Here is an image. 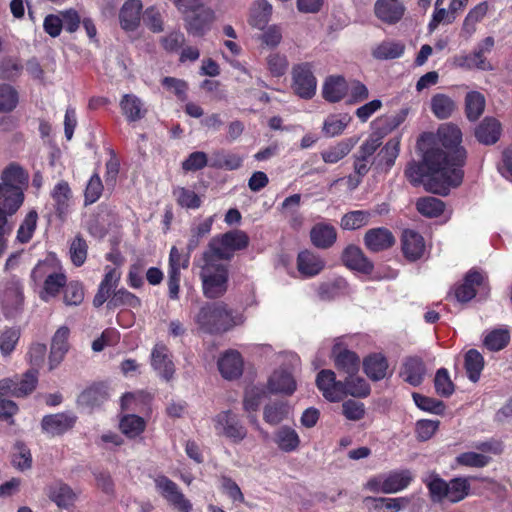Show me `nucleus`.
I'll list each match as a JSON object with an SVG mask.
<instances>
[{
    "label": "nucleus",
    "instance_id": "obj_44",
    "mask_svg": "<svg viewBox=\"0 0 512 512\" xmlns=\"http://www.w3.org/2000/svg\"><path fill=\"white\" fill-rule=\"evenodd\" d=\"M488 11L486 2H481L469 11L464 19L461 35L469 39L476 31V25L479 23Z\"/></svg>",
    "mask_w": 512,
    "mask_h": 512
},
{
    "label": "nucleus",
    "instance_id": "obj_64",
    "mask_svg": "<svg viewBox=\"0 0 512 512\" xmlns=\"http://www.w3.org/2000/svg\"><path fill=\"white\" fill-rule=\"evenodd\" d=\"M87 243L81 236H76L70 243L69 254L72 263L80 267L87 257Z\"/></svg>",
    "mask_w": 512,
    "mask_h": 512
},
{
    "label": "nucleus",
    "instance_id": "obj_10",
    "mask_svg": "<svg viewBox=\"0 0 512 512\" xmlns=\"http://www.w3.org/2000/svg\"><path fill=\"white\" fill-rule=\"evenodd\" d=\"M293 89L303 99H311L317 88V79L313 74V65L305 62L292 69Z\"/></svg>",
    "mask_w": 512,
    "mask_h": 512
},
{
    "label": "nucleus",
    "instance_id": "obj_39",
    "mask_svg": "<svg viewBox=\"0 0 512 512\" xmlns=\"http://www.w3.org/2000/svg\"><path fill=\"white\" fill-rule=\"evenodd\" d=\"M213 18V11L210 8L204 7L200 11L185 17L187 29L194 35H202L208 29Z\"/></svg>",
    "mask_w": 512,
    "mask_h": 512
},
{
    "label": "nucleus",
    "instance_id": "obj_1",
    "mask_svg": "<svg viewBox=\"0 0 512 512\" xmlns=\"http://www.w3.org/2000/svg\"><path fill=\"white\" fill-rule=\"evenodd\" d=\"M436 138L437 141L424 153L423 162L429 173L428 189L445 196L451 187H457L463 181L467 151L461 145L462 132L453 123L442 124Z\"/></svg>",
    "mask_w": 512,
    "mask_h": 512
},
{
    "label": "nucleus",
    "instance_id": "obj_48",
    "mask_svg": "<svg viewBox=\"0 0 512 512\" xmlns=\"http://www.w3.org/2000/svg\"><path fill=\"white\" fill-rule=\"evenodd\" d=\"M431 111L438 119L449 118L455 110V102L447 95L438 93L431 99Z\"/></svg>",
    "mask_w": 512,
    "mask_h": 512
},
{
    "label": "nucleus",
    "instance_id": "obj_23",
    "mask_svg": "<svg viewBox=\"0 0 512 512\" xmlns=\"http://www.w3.org/2000/svg\"><path fill=\"white\" fill-rule=\"evenodd\" d=\"M76 417L72 413H56L43 417L41 427L44 432L56 436L61 435L74 426Z\"/></svg>",
    "mask_w": 512,
    "mask_h": 512
},
{
    "label": "nucleus",
    "instance_id": "obj_2",
    "mask_svg": "<svg viewBox=\"0 0 512 512\" xmlns=\"http://www.w3.org/2000/svg\"><path fill=\"white\" fill-rule=\"evenodd\" d=\"M199 328L207 333L226 332L242 325L244 314L224 302L205 303L195 315Z\"/></svg>",
    "mask_w": 512,
    "mask_h": 512
},
{
    "label": "nucleus",
    "instance_id": "obj_18",
    "mask_svg": "<svg viewBox=\"0 0 512 512\" xmlns=\"http://www.w3.org/2000/svg\"><path fill=\"white\" fill-rule=\"evenodd\" d=\"M401 246L405 258L412 262L422 258L426 251V245L422 235L411 229L403 231Z\"/></svg>",
    "mask_w": 512,
    "mask_h": 512
},
{
    "label": "nucleus",
    "instance_id": "obj_3",
    "mask_svg": "<svg viewBox=\"0 0 512 512\" xmlns=\"http://www.w3.org/2000/svg\"><path fill=\"white\" fill-rule=\"evenodd\" d=\"M194 266L199 269L202 292L206 298L216 299L226 293L229 281L227 264L203 251L200 257L194 260Z\"/></svg>",
    "mask_w": 512,
    "mask_h": 512
},
{
    "label": "nucleus",
    "instance_id": "obj_51",
    "mask_svg": "<svg viewBox=\"0 0 512 512\" xmlns=\"http://www.w3.org/2000/svg\"><path fill=\"white\" fill-rule=\"evenodd\" d=\"M484 367L483 356L475 349L465 354V369L470 381L477 382Z\"/></svg>",
    "mask_w": 512,
    "mask_h": 512
},
{
    "label": "nucleus",
    "instance_id": "obj_38",
    "mask_svg": "<svg viewBox=\"0 0 512 512\" xmlns=\"http://www.w3.org/2000/svg\"><path fill=\"white\" fill-rule=\"evenodd\" d=\"M274 442L281 451L290 453L299 448L301 441L296 430L285 425L275 432Z\"/></svg>",
    "mask_w": 512,
    "mask_h": 512
},
{
    "label": "nucleus",
    "instance_id": "obj_27",
    "mask_svg": "<svg viewBox=\"0 0 512 512\" xmlns=\"http://www.w3.org/2000/svg\"><path fill=\"white\" fill-rule=\"evenodd\" d=\"M358 141L359 138L353 136L329 146L320 153L323 162L326 164L338 163L352 151Z\"/></svg>",
    "mask_w": 512,
    "mask_h": 512
},
{
    "label": "nucleus",
    "instance_id": "obj_15",
    "mask_svg": "<svg viewBox=\"0 0 512 512\" xmlns=\"http://www.w3.org/2000/svg\"><path fill=\"white\" fill-rule=\"evenodd\" d=\"M343 382L336 380L332 370H321L316 377V385L323 397L330 402H338L344 398Z\"/></svg>",
    "mask_w": 512,
    "mask_h": 512
},
{
    "label": "nucleus",
    "instance_id": "obj_6",
    "mask_svg": "<svg viewBox=\"0 0 512 512\" xmlns=\"http://www.w3.org/2000/svg\"><path fill=\"white\" fill-rule=\"evenodd\" d=\"M31 279L37 283L43 280L42 290L39 292V297L44 302H49L51 299L58 296L60 291L64 289L67 277L61 271H52L49 264L39 262L31 272Z\"/></svg>",
    "mask_w": 512,
    "mask_h": 512
},
{
    "label": "nucleus",
    "instance_id": "obj_20",
    "mask_svg": "<svg viewBox=\"0 0 512 512\" xmlns=\"http://www.w3.org/2000/svg\"><path fill=\"white\" fill-rule=\"evenodd\" d=\"M121 112L128 122H138L144 119L148 113L146 103L135 94H124L120 99Z\"/></svg>",
    "mask_w": 512,
    "mask_h": 512
},
{
    "label": "nucleus",
    "instance_id": "obj_19",
    "mask_svg": "<svg viewBox=\"0 0 512 512\" xmlns=\"http://www.w3.org/2000/svg\"><path fill=\"white\" fill-rule=\"evenodd\" d=\"M218 369L223 378L233 380L239 378L243 372V358L236 350H227L218 359Z\"/></svg>",
    "mask_w": 512,
    "mask_h": 512
},
{
    "label": "nucleus",
    "instance_id": "obj_24",
    "mask_svg": "<svg viewBox=\"0 0 512 512\" xmlns=\"http://www.w3.org/2000/svg\"><path fill=\"white\" fill-rule=\"evenodd\" d=\"M70 331L66 326H61L57 329L54 336L52 337L51 350L49 355V369L53 370L63 360L65 354L68 351V337Z\"/></svg>",
    "mask_w": 512,
    "mask_h": 512
},
{
    "label": "nucleus",
    "instance_id": "obj_54",
    "mask_svg": "<svg viewBox=\"0 0 512 512\" xmlns=\"http://www.w3.org/2000/svg\"><path fill=\"white\" fill-rule=\"evenodd\" d=\"M20 335V329L16 327H6L0 331V352L2 356L11 355L16 348Z\"/></svg>",
    "mask_w": 512,
    "mask_h": 512
},
{
    "label": "nucleus",
    "instance_id": "obj_28",
    "mask_svg": "<svg viewBox=\"0 0 512 512\" xmlns=\"http://www.w3.org/2000/svg\"><path fill=\"white\" fill-rule=\"evenodd\" d=\"M364 243L370 251L380 252L390 248L395 243V238L388 229L379 227L365 233Z\"/></svg>",
    "mask_w": 512,
    "mask_h": 512
},
{
    "label": "nucleus",
    "instance_id": "obj_63",
    "mask_svg": "<svg viewBox=\"0 0 512 512\" xmlns=\"http://www.w3.org/2000/svg\"><path fill=\"white\" fill-rule=\"evenodd\" d=\"M173 194L181 207L197 209L201 205L200 197L193 190L178 187L174 189Z\"/></svg>",
    "mask_w": 512,
    "mask_h": 512
},
{
    "label": "nucleus",
    "instance_id": "obj_47",
    "mask_svg": "<svg viewBox=\"0 0 512 512\" xmlns=\"http://www.w3.org/2000/svg\"><path fill=\"white\" fill-rule=\"evenodd\" d=\"M351 118L348 114L329 115L323 123L322 131L326 137H335L345 130Z\"/></svg>",
    "mask_w": 512,
    "mask_h": 512
},
{
    "label": "nucleus",
    "instance_id": "obj_22",
    "mask_svg": "<svg viewBox=\"0 0 512 512\" xmlns=\"http://www.w3.org/2000/svg\"><path fill=\"white\" fill-rule=\"evenodd\" d=\"M342 261L349 269L363 274H370L374 268L373 263L364 255L361 248L356 245H349L344 249Z\"/></svg>",
    "mask_w": 512,
    "mask_h": 512
},
{
    "label": "nucleus",
    "instance_id": "obj_21",
    "mask_svg": "<svg viewBox=\"0 0 512 512\" xmlns=\"http://www.w3.org/2000/svg\"><path fill=\"white\" fill-rule=\"evenodd\" d=\"M426 375V366L418 356H409L403 360L400 369L402 379L412 386H419Z\"/></svg>",
    "mask_w": 512,
    "mask_h": 512
},
{
    "label": "nucleus",
    "instance_id": "obj_43",
    "mask_svg": "<svg viewBox=\"0 0 512 512\" xmlns=\"http://www.w3.org/2000/svg\"><path fill=\"white\" fill-rule=\"evenodd\" d=\"M404 45L401 42L385 40L372 49V56L377 60L396 59L404 53Z\"/></svg>",
    "mask_w": 512,
    "mask_h": 512
},
{
    "label": "nucleus",
    "instance_id": "obj_12",
    "mask_svg": "<svg viewBox=\"0 0 512 512\" xmlns=\"http://www.w3.org/2000/svg\"><path fill=\"white\" fill-rule=\"evenodd\" d=\"M38 382V371L29 369L22 377L0 380V391L14 397H25L32 393Z\"/></svg>",
    "mask_w": 512,
    "mask_h": 512
},
{
    "label": "nucleus",
    "instance_id": "obj_35",
    "mask_svg": "<svg viewBox=\"0 0 512 512\" xmlns=\"http://www.w3.org/2000/svg\"><path fill=\"white\" fill-rule=\"evenodd\" d=\"M24 201V191L20 188H6L0 185V209L9 215L15 214Z\"/></svg>",
    "mask_w": 512,
    "mask_h": 512
},
{
    "label": "nucleus",
    "instance_id": "obj_42",
    "mask_svg": "<svg viewBox=\"0 0 512 512\" xmlns=\"http://www.w3.org/2000/svg\"><path fill=\"white\" fill-rule=\"evenodd\" d=\"M364 370L367 376L378 381L385 378L388 368L386 358L381 354H373L364 360Z\"/></svg>",
    "mask_w": 512,
    "mask_h": 512
},
{
    "label": "nucleus",
    "instance_id": "obj_58",
    "mask_svg": "<svg viewBox=\"0 0 512 512\" xmlns=\"http://www.w3.org/2000/svg\"><path fill=\"white\" fill-rule=\"evenodd\" d=\"M190 254L188 250L183 253L176 246H172L168 259V272L181 275V270L189 267Z\"/></svg>",
    "mask_w": 512,
    "mask_h": 512
},
{
    "label": "nucleus",
    "instance_id": "obj_8",
    "mask_svg": "<svg viewBox=\"0 0 512 512\" xmlns=\"http://www.w3.org/2000/svg\"><path fill=\"white\" fill-rule=\"evenodd\" d=\"M0 302L5 310L18 311L24 303L21 279L9 274L0 278Z\"/></svg>",
    "mask_w": 512,
    "mask_h": 512
},
{
    "label": "nucleus",
    "instance_id": "obj_34",
    "mask_svg": "<svg viewBox=\"0 0 512 512\" xmlns=\"http://www.w3.org/2000/svg\"><path fill=\"white\" fill-rule=\"evenodd\" d=\"M310 238L315 247L327 249L336 241V229L328 223H317L310 231Z\"/></svg>",
    "mask_w": 512,
    "mask_h": 512
},
{
    "label": "nucleus",
    "instance_id": "obj_9",
    "mask_svg": "<svg viewBox=\"0 0 512 512\" xmlns=\"http://www.w3.org/2000/svg\"><path fill=\"white\" fill-rule=\"evenodd\" d=\"M157 492L174 508L180 512H190L192 504L185 497L179 486L164 475L154 479Z\"/></svg>",
    "mask_w": 512,
    "mask_h": 512
},
{
    "label": "nucleus",
    "instance_id": "obj_56",
    "mask_svg": "<svg viewBox=\"0 0 512 512\" xmlns=\"http://www.w3.org/2000/svg\"><path fill=\"white\" fill-rule=\"evenodd\" d=\"M289 62L283 53L273 51L266 57V67L273 77H281L288 70Z\"/></svg>",
    "mask_w": 512,
    "mask_h": 512
},
{
    "label": "nucleus",
    "instance_id": "obj_33",
    "mask_svg": "<svg viewBox=\"0 0 512 512\" xmlns=\"http://www.w3.org/2000/svg\"><path fill=\"white\" fill-rule=\"evenodd\" d=\"M501 124L492 117H486L475 129L476 139L485 145L496 143L501 136Z\"/></svg>",
    "mask_w": 512,
    "mask_h": 512
},
{
    "label": "nucleus",
    "instance_id": "obj_13",
    "mask_svg": "<svg viewBox=\"0 0 512 512\" xmlns=\"http://www.w3.org/2000/svg\"><path fill=\"white\" fill-rule=\"evenodd\" d=\"M381 144L382 137L376 133L371 134L362 142L358 150L353 154V169L355 174L360 176L367 175L372 164L371 158Z\"/></svg>",
    "mask_w": 512,
    "mask_h": 512
},
{
    "label": "nucleus",
    "instance_id": "obj_4",
    "mask_svg": "<svg viewBox=\"0 0 512 512\" xmlns=\"http://www.w3.org/2000/svg\"><path fill=\"white\" fill-rule=\"evenodd\" d=\"M431 500L433 502L448 501L458 503L465 499L470 492L469 479L466 477H455L446 481L436 473H430L425 479Z\"/></svg>",
    "mask_w": 512,
    "mask_h": 512
},
{
    "label": "nucleus",
    "instance_id": "obj_31",
    "mask_svg": "<svg viewBox=\"0 0 512 512\" xmlns=\"http://www.w3.org/2000/svg\"><path fill=\"white\" fill-rule=\"evenodd\" d=\"M348 82L342 76H329L322 88L323 98L331 103L342 100L348 94Z\"/></svg>",
    "mask_w": 512,
    "mask_h": 512
},
{
    "label": "nucleus",
    "instance_id": "obj_26",
    "mask_svg": "<svg viewBox=\"0 0 512 512\" xmlns=\"http://www.w3.org/2000/svg\"><path fill=\"white\" fill-rule=\"evenodd\" d=\"M50 195L54 202L57 216L62 220L65 219L72 201V191L68 182L64 180L59 181L51 190Z\"/></svg>",
    "mask_w": 512,
    "mask_h": 512
},
{
    "label": "nucleus",
    "instance_id": "obj_11",
    "mask_svg": "<svg viewBox=\"0 0 512 512\" xmlns=\"http://www.w3.org/2000/svg\"><path fill=\"white\" fill-rule=\"evenodd\" d=\"M494 45V38L488 36L478 43L472 54L456 57L455 63L457 66L465 69L477 68L484 71L492 70V65L486 60L485 55L492 51Z\"/></svg>",
    "mask_w": 512,
    "mask_h": 512
},
{
    "label": "nucleus",
    "instance_id": "obj_36",
    "mask_svg": "<svg viewBox=\"0 0 512 512\" xmlns=\"http://www.w3.org/2000/svg\"><path fill=\"white\" fill-rule=\"evenodd\" d=\"M413 476L409 470L393 471L384 475L382 493L393 494L407 488Z\"/></svg>",
    "mask_w": 512,
    "mask_h": 512
},
{
    "label": "nucleus",
    "instance_id": "obj_62",
    "mask_svg": "<svg viewBox=\"0 0 512 512\" xmlns=\"http://www.w3.org/2000/svg\"><path fill=\"white\" fill-rule=\"evenodd\" d=\"M368 211L355 210L345 214L341 219V227L346 230H356L369 223Z\"/></svg>",
    "mask_w": 512,
    "mask_h": 512
},
{
    "label": "nucleus",
    "instance_id": "obj_60",
    "mask_svg": "<svg viewBox=\"0 0 512 512\" xmlns=\"http://www.w3.org/2000/svg\"><path fill=\"white\" fill-rule=\"evenodd\" d=\"M399 151L400 139H390L378 154L379 165L384 164L387 169H390L394 165L395 160L399 155Z\"/></svg>",
    "mask_w": 512,
    "mask_h": 512
},
{
    "label": "nucleus",
    "instance_id": "obj_32",
    "mask_svg": "<svg viewBox=\"0 0 512 512\" xmlns=\"http://www.w3.org/2000/svg\"><path fill=\"white\" fill-rule=\"evenodd\" d=\"M47 496L59 508H69L76 500V494L71 487L61 481H56L48 486Z\"/></svg>",
    "mask_w": 512,
    "mask_h": 512
},
{
    "label": "nucleus",
    "instance_id": "obj_46",
    "mask_svg": "<svg viewBox=\"0 0 512 512\" xmlns=\"http://www.w3.org/2000/svg\"><path fill=\"white\" fill-rule=\"evenodd\" d=\"M272 14V5L266 0H258L251 9L249 22L253 27L263 29Z\"/></svg>",
    "mask_w": 512,
    "mask_h": 512
},
{
    "label": "nucleus",
    "instance_id": "obj_30",
    "mask_svg": "<svg viewBox=\"0 0 512 512\" xmlns=\"http://www.w3.org/2000/svg\"><path fill=\"white\" fill-rule=\"evenodd\" d=\"M142 3L140 0L126 1L119 13L120 25L125 31H134L140 24Z\"/></svg>",
    "mask_w": 512,
    "mask_h": 512
},
{
    "label": "nucleus",
    "instance_id": "obj_5",
    "mask_svg": "<svg viewBox=\"0 0 512 512\" xmlns=\"http://www.w3.org/2000/svg\"><path fill=\"white\" fill-rule=\"evenodd\" d=\"M249 238L244 231L232 230L213 237L204 251L220 260H230L233 253L248 246Z\"/></svg>",
    "mask_w": 512,
    "mask_h": 512
},
{
    "label": "nucleus",
    "instance_id": "obj_45",
    "mask_svg": "<svg viewBox=\"0 0 512 512\" xmlns=\"http://www.w3.org/2000/svg\"><path fill=\"white\" fill-rule=\"evenodd\" d=\"M485 97L478 91H470L465 96V113L470 121H476L484 112Z\"/></svg>",
    "mask_w": 512,
    "mask_h": 512
},
{
    "label": "nucleus",
    "instance_id": "obj_37",
    "mask_svg": "<svg viewBox=\"0 0 512 512\" xmlns=\"http://www.w3.org/2000/svg\"><path fill=\"white\" fill-rule=\"evenodd\" d=\"M483 276L476 271H470L463 283L455 288L454 295L459 302H468L476 295V288L482 284Z\"/></svg>",
    "mask_w": 512,
    "mask_h": 512
},
{
    "label": "nucleus",
    "instance_id": "obj_17",
    "mask_svg": "<svg viewBox=\"0 0 512 512\" xmlns=\"http://www.w3.org/2000/svg\"><path fill=\"white\" fill-rule=\"evenodd\" d=\"M406 8L401 0H376L374 14L383 23L394 25L401 21Z\"/></svg>",
    "mask_w": 512,
    "mask_h": 512
},
{
    "label": "nucleus",
    "instance_id": "obj_29",
    "mask_svg": "<svg viewBox=\"0 0 512 512\" xmlns=\"http://www.w3.org/2000/svg\"><path fill=\"white\" fill-rule=\"evenodd\" d=\"M325 267V261L317 254L305 250L297 256L298 272L305 278L318 275Z\"/></svg>",
    "mask_w": 512,
    "mask_h": 512
},
{
    "label": "nucleus",
    "instance_id": "obj_55",
    "mask_svg": "<svg viewBox=\"0 0 512 512\" xmlns=\"http://www.w3.org/2000/svg\"><path fill=\"white\" fill-rule=\"evenodd\" d=\"M213 221V217H209L191 227L187 243V250L189 252H193L200 244L201 239L210 233Z\"/></svg>",
    "mask_w": 512,
    "mask_h": 512
},
{
    "label": "nucleus",
    "instance_id": "obj_25",
    "mask_svg": "<svg viewBox=\"0 0 512 512\" xmlns=\"http://www.w3.org/2000/svg\"><path fill=\"white\" fill-rule=\"evenodd\" d=\"M332 355L334 357L335 366L339 371L344 372L347 376L357 374L360 367V359L354 352L342 349L341 344L336 342L332 349Z\"/></svg>",
    "mask_w": 512,
    "mask_h": 512
},
{
    "label": "nucleus",
    "instance_id": "obj_57",
    "mask_svg": "<svg viewBox=\"0 0 512 512\" xmlns=\"http://www.w3.org/2000/svg\"><path fill=\"white\" fill-rule=\"evenodd\" d=\"M510 334L507 329L499 328L488 332L484 338V345L490 351H499L507 346Z\"/></svg>",
    "mask_w": 512,
    "mask_h": 512
},
{
    "label": "nucleus",
    "instance_id": "obj_40",
    "mask_svg": "<svg viewBox=\"0 0 512 512\" xmlns=\"http://www.w3.org/2000/svg\"><path fill=\"white\" fill-rule=\"evenodd\" d=\"M109 397L105 384H94L85 389L78 397V403L85 407H95L102 404Z\"/></svg>",
    "mask_w": 512,
    "mask_h": 512
},
{
    "label": "nucleus",
    "instance_id": "obj_53",
    "mask_svg": "<svg viewBox=\"0 0 512 512\" xmlns=\"http://www.w3.org/2000/svg\"><path fill=\"white\" fill-rule=\"evenodd\" d=\"M416 208L425 217L434 218L440 216L445 208L443 201L438 198L427 196L418 199Z\"/></svg>",
    "mask_w": 512,
    "mask_h": 512
},
{
    "label": "nucleus",
    "instance_id": "obj_49",
    "mask_svg": "<svg viewBox=\"0 0 512 512\" xmlns=\"http://www.w3.org/2000/svg\"><path fill=\"white\" fill-rule=\"evenodd\" d=\"M344 397L351 395L353 397H366L370 393V386L365 379L356 377V374L347 376L342 384Z\"/></svg>",
    "mask_w": 512,
    "mask_h": 512
},
{
    "label": "nucleus",
    "instance_id": "obj_59",
    "mask_svg": "<svg viewBox=\"0 0 512 512\" xmlns=\"http://www.w3.org/2000/svg\"><path fill=\"white\" fill-rule=\"evenodd\" d=\"M491 461V457L477 452H464L455 458V462L459 466L470 468H483Z\"/></svg>",
    "mask_w": 512,
    "mask_h": 512
},
{
    "label": "nucleus",
    "instance_id": "obj_50",
    "mask_svg": "<svg viewBox=\"0 0 512 512\" xmlns=\"http://www.w3.org/2000/svg\"><path fill=\"white\" fill-rule=\"evenodd\" d=\"M119 426L124 435L135 438L145 430L146 422L140 416L127 414L121 418Z\"/></svg>",
    "mask_w": 512,
    "mask_h": 512
},
{
    "label": "nucleus",
    "instance_id": "obj_41",
    "mask_svg": "<svg viewBox=\"0 0 512 512\" xmlns=\"http://www.w3.org/2000/svg\"><path fill=\"white\" fill-rule=\"evenodd\" d=\"M27 183L28 174L20 166L10 165L3 171L0 185L24 190Z\"/></svg>",
    "mask_w": 512,
    "mask_h": 512
},
{
    "label": "nucleus",
    "instance_id": "obj_16",
    "mask_svg": "<svg viewBox=\"0 0 512 512\" xmlns=\"http://www.w3.org/2000/svg\"><path fill=\"white\" fill-rule=\"evenodd\" d=\"M151 366L162 379L169 381L175 372L172 355L166 345L158 343L151 352Z\"/></svg>",
    "mask_w": 512,
    "mask_h": 512
},
{
    "label": "nucleus",
    "instance_id": "obj_7",
    "mask_svg": "<svg viewBox=\"0 0 512 512\" xmlns=\"http://www.w3.org/2000/svg\"><path fill=\"white\" fill-rule=\"evenodd\" d=\"M279 358L288 367L275 370L269 378L268 387L273 393L291 395L296 390V381L291 369L297 367L300 360L296 354L291 352L280 355Z\"/></svg>",
    "mask_w": 512,
    "mask_h": 512
},
{
    "label": "nucleus",
    "instance_id": "obj_52",
    "mask_svg": "<svg viewBox=\"0 0 512 512\" xmlns=\"http://www.w3.org/2000/svg\"><path fill=\"white\" fill-rule=\"evenodd\" d=\"M288 417L289 406L284 402H274L264 407L263 418L270 425H277Z\"/></svg>",
    "mask_w": 512,
    "mask_h": 512
},
{
    "label": "nucleus",
    "instance_id": "obj_61",
    "mask_svg": "<svg viewBox=\"0 0 512 512\" xmlns=\"http://www.w3.org/2000/svg\"><path fill=\"white\" fill-rule=\"evenodd\" d=\"M141 305L140 299L134 295L133 293L120 289L112 295V297L108 301L109 308H118L121 306H126L130 308H138Z\"/></svg>",
    "mask_w": 512,
    "mask_h": 512
},
{
    "label": "nucleus",
    "instance_id": "obj_14",
    "mask_svg": "<svg viewBox=\"0 0 512 512\" xmlns=\"http://www.w3.org/2000/svg\"><path fill=\"white\" fill-rule=\"evenodd\" d=\"M213 421L216 432L230 438L234 442H240L246 437V429L231 411L220 412Z\"/></svg>",
    "mask_w": 512,
    "mask_h": 512
}]
</instances>
